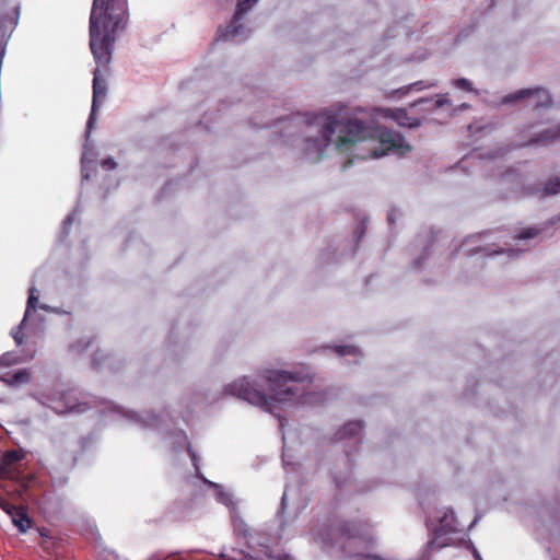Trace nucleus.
Masks as SVG:
<instances>
[{
    "mask_svg": "<svg viewBox=\"0 0 560 560\" xmlns=\"http://www.w3.org/2000/svg\"><path fill=\"white\" fill-rule=\"evenodd\" d=\"M307 128L305 140V154L313 160H319L324 151L332 143V136L337 133L335 145L342 150L348 144H357L369 140H377L380 148L364 147L368 154L358 155L360 159H377L384 155L405 156L411 151V147L404 137L386 127L378 126L371 120L369 124L353 117L345 119L341 110L332 113L323 110L305 115Z\"/></svg>",
    "mask_w": 560,
    "mask_h": 560,
    "instance_id": "nucleus-1",
    "label": "nucleus"
},
{
    "mask_svg": "<svg viewBox=\"0 0 560 560\" xmlns=\"http://www.w3.org/2000/svg\"><path fill=\"white\" fill-rule=\"evenodd\" d=\"M269 394L256 388L247 377L238 378L224 388L225 395L235 396L275 415L279 427H284L283 419L276 412L279 404L317 406L326 400L325 393L310 390L312 377L304 372L266 370L261 375Z\"/></svg>",
    "mask_w": 560,
    "mask_h": 560,
    "instance_id": "nucleus-2",
    "label": "nucleus"
},
{
    "mask_svg": "<svg viewBox=\"0 0 560 560\" xmlns=\"http://www.w3.org/2000/svg\"><path fill=\"white\" fill-rule=\"evenodd\" d=\"M126 18L127 0H93L90 15V48L97 67L93 72V97L86 124V139L90 137L95 113L106 97L105 75L112 60L117 33L125 28Z\"/></svg>",
    "mask_w": 560,
    "mask_h": 560,
    "instance_id": "nucleus-3",
    "label": "nucleus"
},
{
    "mask_svg": "<svg viewBox=\"0 0 560 560\" xmlns=\"http://www.w3.org/2000/svg\"><path fill=\"white\" fill-rule=\"evenodd\" d=\"M48 406L57 413H81L91 408H96L100 409L102 413H110L143 429L158 428L160 423V418L154 415H139L131 410H125L122 407L109 400L96 397H93V399L89 401L85 400L84 397L79 399L74 390L61 393L59 398L49 399Z\"/></svg>",
    "mask_w": 560,
    "mask_h": 560,
    "instance_id": "nucleus-4",
    "label": "nucleus"
},
{
    "mask_svg": "<svg viewBox=\"0 0 560 560\" xmlns=\"http://www.w3.org/2000/svg\"><path fill=\"white\" fill-rule=\"evenodd\" d=\"M174 448L176 450L177 447H182V446H185L188 454L190 455V458H191V462H192V465L195 467V471H196V476L198 478H201L203 480L205 483L209 485L210 487H212L214 489V495H215V500L219 502V503H222L224 504L226 508L230 509L231 513L233 511H235V503H234V500H233V497L231 493L224 491L222 489V487L218 483H214L212 481H209L205 478H202L200 476V468H199V463H198V457H197V454L194 452V450L191 448V445L188 441V438L186 435V433L182 430L175 432L174 434Z\"/></svg>",
    "mask_w": 560,
    "mask_h": 560,
    "instance_id": "nucleus-5",
    "label": "nucleus"
},
{
    "mask_svg": "<svg viewBox=\"0 0 560 560\" xmlns=\"http://www.w3.org/2000/svg\"><path fill=\"white\" fill-rule=\"evenodd\" d=\"M539 122L524 127L520 131V141L516 147L548 145L560 140V125L539 129Z\"/></svg>",
    "mask_w": 560,
    "mask_h": 560,
    "instance_id": "nucleus-6",
    "label": "nucleus"
},
{
    "mask_svg": "<svg viewBox=\"0 0 560 560\" xmlns=\"http://www.w3.org/2000/svg\"><path fill=\"white\" fill-rule=\"evenodd\" d=\"M258 0H240L236 5V12L229 26L219 28L217 40L242 42L247 38L242 19Z\"/></svg>",
    "mask_w": 560,
    "mask_h": 560,
    "instance_id": "nucleus-7",
    "label": "nucleus"
},
{
    "mask_svg": "<svg viewBox=\"0 0 560 560\" xmlns=\"http://www.w3.org/2000/svg\"><path fill=\"white\" fill-rule=\"evenodd\" d=\"M522 101L525 106L533 110L548 108L552 104L549 92L542 88L524 89L515 93L509 94L503 98L504 104Z\"/></svg>",
    "mask_w": 560,
    "mask_h": 560,
    "instance_id": "nucleus-8",
    "label": "nucleus"
},
{
    "mask_svg": "<svg viewBox=\"0 0 560 560\" xmlns=\"http://www.w3.org/2000/svg\"><path fill=\"white\" fill-rule=\"evenodd\" d=\"M231 514L233 530L235 535L243 538L250 550L256 551L257 547L267 546L262 541L269 535L261 532H252L245 521L236 513V511H233Z\"/></svg>",
    "mask_w": 560,
    "mask_h": 560,
    "instance_id": "nucleus-9",
    "label": "nucleus"
},
{
    "mask_svg": "<svg viewBox=\"0 0 560 560\" xmlns=\"http://www.w3.org/2000/svg\"><path fill=\"white\" fill-rule=\"evenodd\" d=\"M15 362L11 353H4L0 358V380L10 385L27 384L31 382V375L27 370H9L10 365Z\"/></svg>",
    "mask_w": 560,
    "mask_h": 560,
    "instance_id": "nucleus-10",
    "label": "nucleus"
},
{
    "mask_svg": "<svg viewBox=\"0 0 560 560\" xmlns=\"http://www.w3.org/2000/svg\"><path fill=\"white\" fill-rule=\"evenodd\" d=\"M371 116H373V117L381 116L384 118H389L402 127L413 128V127H418L420 125L419 119L416 117L408 116L407 110L404 108H396V109L373 108Z\"/></svg>",
    "mask_w": 560,
    "mask_h": 560,
    "instance_id": "nucleus-11",
    "label": "nucleus"
},
{
    "mask_svg": "<svg viewBox=\"0 0 560 560\" xmlns=\"http://www.w3.org/2000/svg\"><path fill=\"white\" fill-rule=\"evenodd\" d=\"M38 296H39L38 290L35 287L30 288V295L27 299L24 317H23L21 324L16 328L12 329V332H11L14 341L19 346L22 345V342H23V337H24L23 330L27 327V323L32 316V313L36 311V307L38 304Z\"/></svg>",
    "mask_w": 560,
    "mask_h": 560,
    "instance_id": "nucleus-12",
    "label": "nucleus"
},
{
    "mask_svg": "<svg viewBox=\"0 0 560 560\" xmlns=\"http://www.w3.org/2000/svg\"><path fill=\"white\" fill-rule=\"evenodd\" d=\"M439 524H433L431 515L427 518V526L432 528L436 538H440L443 534L454 533L457 530V521L453 510L447 509L441 516L438 517Z\"/></svg>",
    "mask_w": 560,
    "mask_h": 560,
    "instance_id": "nucleus-13",
    "label": "nucleus"
},
{
    "mask_svg": "<svg viewBox=\"0 0 560 560\" xmlns=\"http://www.w3.org/2000/svg\"><path fill=\"white\" fill-rule=\"evenodd\" d=\"M282 532H283L282 524H280V532L279 533H277L276 535H270V536H268L267 538L264 539L262 542H265L267 546L266 547H259L260 551L262 552V556L253 557L250 555L249 556L244 555L243 560H293L288 555H281V553H279V555H271V552H270V546L272 544H277L282 538Z\"/></svg>",
    "mask_w": 560,
    "mask_h": 560,
    "instance_id": "nucleus-14",
    "label": "nucleus"
},
{
    "mask_svg": "<svg viewBox=\"0 0 560 560\" xmlns=\"http://www.w3.org/2000/svg\"><path fill=\"white\" fill-rule=\"evenodd\" d=\"M488 233H481L477 235H471L466 237L462 243V248L464 249L467 256H474L482 253L485 256H493L495 254H500L503 250L500 249H491L488 246L475 245L481 237H486Z\"/></svg>",
    "mask_w": 560,
    "mask_h": 560,
    "instance_id": "nucleus-15",
    "label": "nucleus"
},
{
    "mask_svg": "<svg viewBox=\"0 0 560 560\" xmlns=\"http://www.w3.org/2000/svg\"><path fill=\"white\" fill-rule=\"evenodd\" d=\"M22 458L23 454L20 451L11 450L5 452L0 459V476L8 479L13 478L15 474L14 465Z\"/></svg>",
    "mask_w": 560,
    "mask_h": 560,
    "instance_id": "nucleus-16",
    "label": "nucleus"
},
{
    "mask_svg": "<svg viewBox=\"0 0 560 560\" xmlns=\"http://www.w3.org/2000/svg\"><path fill=\"white\" fill-rule=\"evenodd\" d=\"M7 513L21 534L26 533L32 527L33 522L25 508L10 505V510H7Z\"/></svg>",
    "mask_w": 560,
    "mask_h": 560,
    "instance_id": "nucleus-17",
    "label": "nucleus"
},
{
    "mask_svg": "<svg viewBox=\"0 0 560 560\" xmlns=\"http://www.w3.org/2000/svg\"><path fill=\"white\" fill-rule=\"evenodd\" d=\"M363 429L362 421H349L346 425L338 430L335 434L336 441H347V440H355L358 441V436L360 435Z\"/></svg>",
    "mask_w": 560,
    "mask_h": 560,
    "instance_id": "nucleus-18",
    "label": "nucleus"
},
{
    "mask_svg": "<svg viewBox=\"0 0 560 560\" xmlns=\"http://www.w3.org/2000/svg\"><path fill=\"white\" fill-rule=\"evenodd\" d=\"M560 192V178L550 179L542 188H530L527 195H538L540 198Z\"/></svg>",
    "mask_w": 560,
    "mask_h": 560,
    "instance_id": "nucleus-19",
    "label": "nucleus"
},
{
    "mask_svg": "<svg viewBox=\"0 0 560 560\" xmlns=\"http://www.w3.org/2000/svg\"><path fill=\"white\" fill-rule=\"evenodd\" d=\"M19 14H20V8L16 7L15 8V13H14L13 18H11L10 20L3 19L0 22V38L1 39H5L7 37L10 36L11 32L13 31V28L18 24Z\"/></svg>",
    "mask_w": 560,
    "mask_h": 560,
    "instance_id": "nucleus-20",
    "label": "nucleus"
},
{
    "mask_svg": "<svg viewBox=\"0 0 560 560\" xmlns=\"http://www.w3.org/2000/svg\"><path fill=\"white\" fill-rule=\"evenodd\" d=\"M334 351L340 357L352 355L354 358L353 362H358L359 359L362 358L361 350L358 347L349 346V345H340L335 346Z\"/></svg>",
    "mask_w": 560,
    "mask_h": 560,
    "instance_id": "nucleus-21",
    "label": "nucleus"
},
{
    "mask_svg": "<svg viewBox=\"0 0 560 560\" xmlns=\"http://www.w3.org/2000/svg\"><path fill=\"white\" fill-rule=\"evenodd\" d=\"M433 82H427V81H417L415 83H411L407 86H404L402 89L398 90L397 92L400 93V95L407 94L411 90L421 91L424 89H428L430 86H433Z\"/></svg>",
    "mask_w": 560,
    "mask_h": 560,
    "instance_id": "nucleus-22",
    "label": "nucleus"
},
{
    "mask_svg": "<svg viewBox=\"0 0 560 560\" xmlns=\"http://www.w3.org/2000/svg\"><path fill=\"white\" fill-rule=\"evenodd\" d=\"M79 211V208L77 207L73 212L69 213L67 215V218L65 219L63 221V224H62V232H61V241L63 238H66L68 235H69V232H70V228L74 221V218H75V214L77 212Z\"/></svg>",
    "mask_w": 560,
    "mask_h": 560,
    "instance_id": "nucleus-23",
    "label": "nucleus"
},
{
    "mask_svg": "<svg viewBox=\"0 0 560 560\" xmlns=\"http://www.w3.org/2000/svg\"><path fill=\"white\" fill-rule=\"evenodd\" d=\"M453 85L459 90H465L467 92H474L471 82L465 78L454 80Z\"/></svg>",
    "mask_w": 560,
    "mask_h": 560,
    "instance_id": "nucleus-24",
    "label": "nucleus"
},
{
    "mask_svg": "<svg viewBox=\"0 0 560 560\" xmlns=\"http://www.w3.org/2000/svg\"><path fill=\"white\" fill-rule=\"evenodd\" d=\"M92 160H89L88 158V145L85 144L84 145V152L82 154V158H81V165H82V179L85 180L89 178V173H88V164L91 163Z\"/></svg>",
    "mask_w": 560,
    "mask_h": 560,
    "instance_id": "nucleus-25",
    "label": "nucleus"
},
{
    "mask_svg": "<svg viewBox=\"0 0 560 560\" xmlns=\"http://www.w3.org/2000/svg\"><path fill=\"white\" fill-rule=\"evenodd\" d=\"M537 234H538L537 229L527 228L521 234L515 236L514 238L517 241L529 240V238H534L535 236H537Z\"/></svg>",
    "mask_w": 560,
    "mask_h": 560,
    "instance_id": "nucleus-26",
    "label": "nucleus"
},
{
    "mask_svg": "<svg viewBox=\"0 0 560 560\" xmlns=\"http://www.w3.org/2000/svg\"><path fill=\"white\" fill-rule=\"evenodd\" d=\"M90 342H91L90 340H86L84 342L79 341L78 343L72 345L70 347V349H71V351H75V352L80 353V352L84 351L89 347Z\"/></svg>",
    "mask_w": 560,
    "mask_h": 560,
    "instance_id": "nucleus-27",
    "label": "nucleus"
},
{
    "mask_svg": "<svg viewBox=\"0 0 560 560\" xmlns=\"http://www.w3.org/2000/svg\"><path fill=\"white\" fill-rule=\"evenodd\" d=\"M102 166L107 171H112L116 168L117 163L113 158H107L102 161Z\"/></svg>",
    "mask_w": 560,
    "mask_h": 560,
    "instance_id": "nucleus-28",
    "label": "nucleus"
},
{
    "mask_svg": "<svg viewBox=\"0 0 560 560\" xmlns=\"http://www.w3.org/2000/svg\"><path fill=\"white\" fill-rule=\"evenodd\" d=\"M288 493H289V490L288 488H285L284 492H283V495L281 498V508H280V511L278 512L277 516L280 517L284 508H285V504H287V498H288Z\"/></svg>",
    "mask_w": 560,
    "mask_h": 560,
    "instance_id": "nucleus-29",
    "label": "nucleus"
},
{
    "mask_svg": "<svg viewBox=\"0 0 560 560\" xmlns=\"http://www.w3.org/2000/svg\"><path fill=\"white\" fill-rule=\"evenodd\" d=\"M398 215H399V211L396 209H392L390 211H388L387 221L389 222V224H393L396 221V218Z\"/></svg>",
    "mask_w": 560,
    "mask_h": 560,
    "instance_id": "nucleus-30",
    "label": "nucleus"
},
{
    "mask_svg": "<svg viewBox=\"0 0 560 560\" xmlns=\"http://www.w3.org/2000/svg\"><path fill=\"white\" fill-rule=\"evenodd\" d=\"M448 103H450V100H448V96H447V94H446V95H442V96H440V97L436 100L435 105H436V107H441V106H443V105H445V104H448Z\"/></svg>",
    "mask_w": 560,
    "mask_h": 560,
    "instance_id": "nucleus-31",
    "label": "nucleus"
},
{
    "mask_svg": "<svg viewBox=\"0 0 560 560\" xmlns=\"http://www.w3.org/2000/svg\"><path fill=\"white\" fill-rule=\"evenodd\" d=\"M365 234V228L363 225L359 226L355 232V238L357 241H360Z\"/></svg>",
    "mask_w": 560,
    "mask_h": 560,
    "instance_id": "nucleus-32",
    "label": "nucleus"
},
{
    "mask_svg": "<svg viewBox=\"0 0 560 560\" xmlns=\"http://www.w3.org/2000/svg\"><path fill=\"white\" fill-rule=\"evenodd\" d=\"M506 253H508V256H509V257H515V256H517V250H516V249H514V248H509V249L506 250Z\"/></svg>",
    "mask_w": 560,
    "mask_h": 560,
    "instance_id": "nucleus-33",
    "label": "nucleus"
},
{
    "mask_svg": "<svg viewBox=\"0 0 560 560\" xmlns=\"http://www.w3.org/2000/svg\"><path fill=\"white\" fill-rule=\"evenodd\" d=\"M10 503L8 502H4V503H0V506L7 512V510H10Z\"/></svg>",
    "mask_w": 560,
    "mask_h": 560,
    "instance_id": "nucleus-34",
    "label": "nucleus"
},
{
    "mask_svg": "<svg viewBox=\"0 0 560 560\" xmlns=\"http://www.w3.org/2000/svg\"><path fill=\"white\" fill-rule=\"evenodd\" d=\"M474 556L477 560H481L480 555L478 553V551L476 549H474Z\"/></svg>",
    "mask_w": 560,
    "mask_h": 560,
    "instance_id": "nucleus-35",
    "label": "nucleus"
},
{
    "mask_svg": "<svg viewBox=\"0 0 560 560\" xmlns=\"http://www.w3.org/2000/svg\"><path fill=\"white\" fill-rule=\"evenodd\" d=\"M337 488H341V482L338 478L335 479Z\"/></svg>",
    "mask_w": 560,
    "mask_h": 560,
    "instance_id": "nucleus-36",
    "label": "nucleus"
},
{
    "mask_svg": "<svg viewBox=\"0 0 560 560\" xmlns=\"http://www.w3.org/2000/svg\"><path fill=\"white\" fill-rule=\"evenodd\" d=\"M282 462H283L284 468H287V466H288L289 464H288V462L285 460V457H284V456L282 457Z\"/></svg>",
    "mask_w": 560,
    "mask_h": 560,
    "instance_id": "nucleus-37",
    "label": "nucleus"
},
{
    "mask_svg": "<svg viewBox=\"0 0 560 560\" xmlns=\"http://www.w3.org/2000/svg\"><path fill=\"white\" fill-rule=\"evenodd\" d=\"M420 264H421L420 260H415V267L420 266Z\"/></svg>",
    "mask_w": 560,
    "mask_h": 560,
    "instance_id": "nucleus-38",
    "label": "nucleus"
},
{
    "mask_svg": "<svg viewBox=\"0 0 560 560\" xmlns=\"http://www.w3.org/2000/svg\"><path fill=\"white\" fill-rule=\"evenodd\" d=\"M460 108H463V109L464 108H468V105L464 103V104L460 105Z\"/></svg>",
    "mask_w": 560,
    "mask_h": 560,
    "instance_id": "nucleus-39",
    "label": "nucleus"
},
{
    "mask_svg": "<svg viewBox=\"0 0 560 560\" xmlns=\"http://www.w3.org/2000/svg\"><path fill=\"white\" fill-rule=\"evenodd\" d=\"M93 362H94V365H95V366H97V365H98V363H97V359H96V358H94Z\"/></svg>",
    "mask_w": 560,
    "mask_h": 560,
    "instance_id": "nucleus-40",
    "label": "nucleus"
},
{
    "mask_svg": "<svg viewBox=\"0 0 560 560\" xmlns=\"http://www.w3.org/2000/svg\"><path fill=\"white\" fill-rule=\"evenodd\" d=\"M498 155H499V153H497V154H494V155H491L490 158H491V159H495Z\"/></svg>",
    "mask_w": 560,
    "mask_h": 560,
    "instance_id": "nucleus-41",
    "label": "nucleus"
},
{
    "mask_svg": "<svg viewBox=\"0 0 560 560\" xmlns=\"http://www.w3.org/2000/svg\"><path fill=\"white\" fill-rule=\"evenodd\" d=\"M552 560H558L556 557H552Z\"/></svg>",
    "mask_w": 560,
    "mask_h": 560,
    "instance_id": "nucleus-42",
    "label": "nucleus"
}]
</instances>
